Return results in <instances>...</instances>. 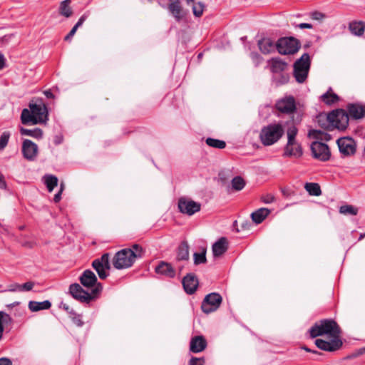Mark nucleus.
Masks as SVG:
<instances>
[{"label":"nucleus","mask_w":365,"mask_h":365,"mask_svg":"<svg viewBox=\"0 0 365 365\" xmlns=\"http://www.w3.org/2000/svg\"><path fill=\"white\" fill-rule=\"evenodd\" d=\"M81 284L86 288H92L91 292H88L83 287L74 283L69 287V293L76 300L81 303L89 304L98 299L103 290L102 284L98 282V279L93 272L90 269L85 270L79 277Z\"/></svg>","instance_id":"f257e3e1"},{"label":"nucleus","mask_w":365,"mask_h":365,"mask_svg":"<svg viewBox=\"0 0 365 365\" xmlns=\"http://www.w3.org/2000/svg\"><path fill=\"white\" fill-rule=\"evenodd\" d=\"M145 250L138 244H134L130 248L123 249L114 255L112 263L117 269L130 267L137 259L142 258Z\"/></svg>","instance_id":"f03ea898"},{"label":"nucleus","mask_w":365,"mask_h":365,"mask_svg":"<svg viewBox=\"0 0 365 365\" xmlns=\"http://www.w3.org/2000/svg\"><path fill=\"white\" fill-rule=\"evenodd\" d=\"M29 109L24 108L21 115L23 124L31 123L34 125L45 123L48 120V109L46 105L41 98H38L29 103Z\"/></svg>","instance_id":"7ed1b4c3"},{"label":"nucleus","mask_w":365,"mask_h":365,"mask_svg":"<svg viewBox=\"0 0 365 365\" xmlns=\"http://www.w3.org/2000/svg\"><path fill=\"white\" fill-rule=\"evenodd\" d=\"M309 332L312 339L324 335H327L329 338L341 339V330L334 320L322 319L316 322Z\"/></svg>","instance_id":"20e7f679"},{"label":"nucleus","mask_w":365,"mask_h":365,"mask_svg":"<svg viewBox=\"0 0 365 365\" xmlns=\"http://www.w3.org/2000/svg\"><path fill=\"white\" fill-rule=\"evenodd\" d=\"M284 133V128L280 123H270L264 126L259 133V140L264 146H270L278 142Z\"/></svg>","instance_id":"39448f33"},{"label":"nucleus","mask_w":365,"mask_h":365,"mask_svg":"<svg viewBox=\"0 0 365 365\" xmlns=\"http://www.w3.org/2000/svg\"><path fill=\"white\" fill-rule=\"evenodd\" d=\"M301 47L299 41L294 37L280 38L276 42V49L282 55L296 53Z\"/></svg>","instance_id":"423d86ee"},{"label":"nucleus","mask_w":365,"mask_h":365,"mask_svg":"<svg viewBox=\"0 0 365 365\" xmlns=\"http://www.w3.org/2000/svg\"><path fill=\"white\" fill-rule=\"evenodd\" d=\"M321 118L331 120V124L329 125H330L329 127H333V130L334 128L344 130L349 123L348 114L342 110H333L327 115H323Z\"/></svg>","instance_id":"0eeeda50"},{"label":"nucleus","mask_w":365,"mask_h":365,"mask_svg":"<svg viewBox=\"0 0 365 365\" xmlns=\"http://www.w3.org/2000/svg\"><path fill=\"white\" fill-rule=\"evenodd\" d=\"M222 298L220 294L213 292L205 297L202 302L201 309L204 313L209 314L216 311L220 306Z\"/></svg>","instance_id":"6e6552de"},{"label":"nucleus","mask_w":365,"mask_h":365,"mask_svg":"<svg viewBox=\"0 0 365 365\" xmlns=\"http://www.w3.org/2000/svg\"><path fill=\"white\" fill-rule=\"evenodd\" d=\"M92 267L97 272L99 278L105 279L108 276L107 271L110 269L109 254L105 253L100 258L93 260Z\"/></svg>","instance_id":"1a4fd4ad"},{"label":"nucleus","mask_w":365,"mask_h":365,"mask_svg":"<svg viewBox=\"0 0 365 365\" xmlns=\"http://www.w3.org/2000/svg\"><path fill=\"white\" fill-rule=\"evenodd\" d=\"M311 150L314 158L321 161H327L331 156L328 145L324 143L315 141L311 145Z\"/></svg>","instance_id":"9d476101"},{"label":"nucleus","mask_w":365,"mask_h":365,"mask_svg":"<svg viewBox=\"0 0 365 365\" xmlns=\"http://www.w3.org/2000/svg\"><path fill=\"white\" fill-rule=\"evenodd\" d=\"M276 108L280 113L285 114H292L297 110L295 99L292 96H287L280 98L276 103Z\"/></svg>","instance_id":"9b49d317"},{"label":"nucleus","mask_w":365,"mask_h":365,"mask_svg":"<svg viewBox=\"0 0 365 365\" xmlns=\"http://www.w3.org/2000/svg\"><path fill=\"white\" fill-rule=\"evenodd\" d=\"M178 208L180 212L190 216L200 210L201 205L192 200L181 197L178 200Z\"/></svg>","instance_id":"f8f14e48"},{"label":"nucleus","mask_w":365,"mask_h":365,"mask_svg":"<svg viewBox=\"0 0 365 365\" xmlns=\"http://www.w3.org/2000/svg\"><path fill=\"white\" fill-rule=\"evenodd\" d=\"M21 153L26 160L34 161L38 156V147L31 140L24 139L22 142Z\"/></svg>","instance_id":"ddd939ff"},{"label":"nucleus","mask_w":365,"mask_h":365,"mask_svg":"<svg viewBox=\"0 0 365 365\" xmlns=\"http://www.w3.org/2000/svg\"><path fill=\"white\" fill-rule=\"evenodd\" d=\"M167 9L178 22L180 21L186 16V12L182 6L180 0H168Z\"/></svg>","instance_id":"4468645a"},{"label":"nucleus","mask_w":365,"mask_h":365,"mask_svg":"<svg viewBox=\"0 0 365 365\" xmlns=\"http://www.w3.org/2000/svg\"><path fill=\"white\" fill-rule=\"evenodd\" d=\"M339 151L344 155H351L356 152V143L349 137H344L337 140Z\"/></svg>","instance_id":"2eb2a0df"},{"label":"nucleus","mask_w":365,"mask_h":365,"mask_svg":"<svg viewBox=\"0 0 365 365\" xmlns=\"http://www.w3.org/2000/svg\"><path fill=\"white\" fill-rule=\"evenodd\" d=\"M330 339L329 341L317 339L315 340V345L321 350L326 351H334L341 347L343 343L341 339Z\"/></svg>","instance_id":"dca6fc26"},{"label":"nucleus","mask_w":365,"mask_h":365,"mask_svg":"<svg viewBox=\"0 0 365 365\" xmlns=\"http://www.w3.org/2000/svg\"><path fill=\"white\" fill-rule=\"evenodd\" d=\"M229 242L226 237H222L212 247L214 257L222 256L228 250Z\"/></svg>","instance_id":"f3484780"},{"label":"nucleus","mask_w":365,"mask_h":365,"mask_svg":"<svg viewBox=\"0 0 365 365\" xmlns=\"http://www.w3.org/2000/svg\"><path fill=\"white\" fill-rule=\"evenodd\" d=\"M182 285L186 293L193 294L198 286L197 279L192 274H187L182 279Z\"/></svg>","instance_id":"a211bd4d"},{"label":"nucleus","mask_w":365,"mask_h":365,"mask_svg":"<svg viewBox=\"0 0 365 365\" xmlns=\"http://www.w3.org/2000/svg\"><path fill=\"white\" fill-rule=\"evenodd\" d=\"M207 346V341L202 336H196L191 339L190 350L192 353L202 351Z\"/></svg>","instance_id":"6ab92c4d"},{"label":"nucleus","mask_w":365,"mask_h":365,"mask_svg":"<svg viewBox=\"0 0 365 365\" xmlns=\"http://www.w3.org/2000/svg\"><path fill=\"white\" fill-rule=\"evenodd\" d=\"M348 116L354 119L362 118L365 115V106L350 104L347 106Z\"/></svg>","instance_id":"aec40b11"},{"label":"nucleus","mask_w":365,"mask_h":365,"mask_svg":"<svg viewBox=\"0 0 365 365\" xmlns=\"http://www.w3.org/2000/svg\"><path fill=\"white\" fill-rule=\"evenodd\" d=\"M155 272L168 277L173 278L175 276V270L170 263L160 262L155 267Z\"/></svg>","instance_id":"412c9836"},{"label":"nucleus","mask_w":365,"mask_h":365,"mask_svg":"<svg viewBox=\"0 0 365 365\" xmlns=\"http://www.w3.org/2000/svg\"><path fill=\"white\" fill-rule=\"evenodd\" d=\"M257 44L259 49L264 54H269L276 48V43L270 38H263Z\"/></svg>","instance_id":"4be33fe9"},{"label":"nucleus","mask_w":365,"mask_h":365,"mask_svg":"<svg viewBox=\"0 0 365 365\" xmlns=\"http://www.w3.org/2000/svg\"><path fill=\"white\" fill-rule=\"evenodd\" d=\"M271 213L268 208H259L251 214L252 220L257 225L262 223Z\"/></svg>","instance_id":"5701e85b"},{"label":"nucleus","mask_w":365,"mask_h":365,"mask_svg":"<svg viewBox=\"0 0 365 365\" xmlns=\"http://www.w3.org/2000/svg\"><path fill=\"white\" fill-rule=\"evenodd\" d=\"M14 323L12 317L7 313L0 311V340L6 329L11 327Z\"/></svg>","instance_id":"b1692460"},{"label":"nucleus","mask_w":365,"mask_h":365,"mask_svg":"<svg viewBox=\"0 0 365 365\" xmlns=\"http://www.w3.org/2000/svg\"><path fill=\"white\" fill-rule=\"evenodd\" d=\"M270 70L272 73H280L284 71L287 66V63L279 58H272L268 61Z\"/></svg>","instance_id":"393cba45"},{"label":"nucleus","mask_w":365,"mask_h":365,"mask_svg":"<svg viewBox=\"0 0 365 365\" xmlns=\"http://www.w3.org/2000/svg\"><path fill=\"white\" fill-rule=\"evenodd\" d=\"M349 29L353 35L361 36L365 31V22L361 21H351L349 24Z\"/></svg>","instance_id":"a878e982"},{"label":"nucleus","mask_w":365,"mask_h":365,"mask_svg":"<svg viewBox=\"0 0 365 365\" xmlns=\"http://www.w3.org/2000/svg\"><path fill=\"white\" fill-rule=\"evenodd\" d=\"M71 0L62 1L58 7V13L65 18H70L73 14V11L71 6Z\"/></svg>","instance_id":"bb28decb"},{"label":"nucleus","mask_w":365,"mask_h":365,"mask_svg":"<svg viewBox=\"0 0 365 365\" xmlns=\"http://www.w3.org/2000/svg\"><path fill=\"white\" fill-rule=\"evenodd\" d=\"M321 101L326 105L331 106L337 103L339 101V97L333 92L331 88H329V90L321 96Z\"/></svg>","instance_id":"cd10ccee"},{"label":"nucleus","mask_w":365,"mask_h":365,"mask_svg":"<svg viewBox=\"0 0 365 365\" xmlns=\"http://www.w3.org/2000/svg\"><path fill=\"white\" fill-rule=\"evenodd\" d=\"M177 259L178 260H187L189 259V245L186 241L180 244L178 248Z\"/></svg>","instance_id":"c85d7f7f"},{"label":"nucleus","mask_w":365,"mask_h":365,"mask_svg":"<svg viewBox=\"0 0 365 365\" xmlns=\"http://www.w3.org/2000/svg\"><path fill=\"white\" fill-rule=\"evenodd\" d=\"M51 303L48 301H43L41 302L31 301L29 303V308L31 312H38L40 310L48 309L51 307Z\"/></svg>","instance_id":"c756f323"},{"label":"nucleus","mask_w":365,"mask_h":365,"mask_svg":"<svg viewBox=\"0 0 365 365\" xmlns=\"http://www.w3.org/2000/svg\"><path fill=\"white\" fill-rule=\"evenodd\" d=\"M302 148L299 144L284 148V156L299 158L302 155Z\"/></svg>","instance_id":"7c9ffc66"},{"label":"nucleus","mask_w":365,"mask_h":365,"mask_svg":"<svg viewBox=\"0 0 365 365\" xmlns=\"http://www.w3.org/2000/svg\"><path fill=\"white\" fill-rule=\"evenodd\" d=\"M299 68V69H305L309 71L310 67V58L308 53H304L299 59L294 64V68Z\"/></svg>","instance_id":"2f4dec72"},{"label":"nucleus","mask_w":365,"mask_h":365,"mask_svg":"<svg viewBox=\"0 0 365 365\" xmlns=\"http://www.w3.org/2000/svg\"><path fill=\"white\" fill-rule=\"evenodd\" d=\"M20 133L22 135H28L36 139H40L43 136V131L40 128L27 129L21 128Z\"/></svg>","instance_id":"473e14b6"},{"label":"nucleus","mask_w":365,"mask_h":365,"mask_svg":"<svg viewBox=\"0 0 365 365\" xmlns=\"http://www.w3.org/2000/svg\"><path fill=\"white\" fill-rule=\"evenodd\" d=\"M304 188L311 195L319 196L322 194V190L318 183L307 182L304 185Z\"/></svg>","instance_id":"72a5a7b5"},{"label":"nucleus","mask_w":365,"mask_h":365,"mask_svg":"<svg viewBox=\"0 0 365 365\" xmlns=\"http://www.w3.org/2000/svg\"><path fill=\"white\" fill-rule=\"evenodd\" d=\"M358 208L351 205H344L339 207V212L344 215L355 216L358 214Z\"/></svg>","instance_id":"f704fd0d"},{"label":"nucleus","mask_w":365,"mask_h":365,"mask_svg":"<svg viewBox=\"0 0 365 365\" xmlns=\"http://www.w3.org/2000/svg\"><path fill=\"white\" fill-rule=\"evenodd\" d=\"M206 144L210 147L217 148V149H224L226 147V143L224 140L215 139L212 138H207L206 139Z\"/></svg>","instance_id":"c9c22d12"},{"label":"nucleus","mask_w":365,"mask_h":365,"mask_svg":"<svg viewBox=\"0 0 365 365\" xmlns=\"http://www.w3.org/2000/svg\"><path fill=\"white\" fill-rule=\"evenodd\" d=\"M45 184L49 192H51L58 185V178L52 175H46L44 177Z\"/></svg>","instance_id":"e433bc0d"},{"label":"nucleus","mask_w":365,"mask_h":365,"mask_svg":"<svg viewBox=\"0 0 365 365\" xmlns=\"http://www.w3.org/2000/svg\"><path fill=\"white\" fill-rule=\"evenodd\" d=\"M308 72L305 69H299L298 66L294 68V76L298 83H303L307 79Z\"/></svg>","instance_id":"4c0bfd02"},{"label":"nucleus","mask_w":365,"mask_h":365,"mask_svg":"<svg viewBox=\"0 0 365 365\" xmlns=\"http://www.w3.org/2000/svg\"><path fill=\"white\" fill-rule=\"evenodd\" d=\"M231 184L235 190L240 191L245 187L246 182L242 177L236 176L232 180Z\"/></svg>","instance_id":"58836bf2"},{"label":"nucleus","mask_w":365,"mask_h":365,"mask_svg":"<svg viewBox=\"0 0 365 365\" xmlns=\"http://www.w3.org/2000/svg\"><path fill=\"white\" fill-rule=\"evenodd\" d=\"M194 257V264L197 265L200 264H203L207 262L206 259V248L202 247L200 252H195L193 255Z\"/></svg>","instance_id":"ea45409f"},{"label":"nucleus","mask_w":365,"mask_h":365,"mask_svg":"<svg viewBox=\"0 0 365 365\" xmlns=\"http://www.w3.org/2000/svg\"><path fill=\"white\" fill-rule=\"evenodd\" d=\"M34 286V282H27L23 284H16L14 285H12V288H11V291H30L33 289Z\"/></svg>","instance_id":"a19ab883"},{"label":"nucleus","mask_w":365,"mask_h":365,"mask_svg":"<svg viewBox=\"0 0 365 365\" xmlns=\"http://www.w3.org/2000/svg\"><path fill=\"white\" fill-rule=\"evenodd\" d=\"M205 5L203 3L199 1L195 2L192 5V12L195 17H200L203 14Z\"/></svg>","instance_id":"79ce46f5"},{"label":"nucleus","mask_w":365,"mask_h":365,"mask_svg":"<svg viewBox=\"0 0 365 365\" xmlns=\"http://www.w3.org/2000/svg\"><path fill=\"white\" fill-rule=\"evenodd\" d=\"M73 322L78 327H82L84 322L81 319V316L78 314L73 309H71L70 317Z\"/></svg>","instance_id":"37998d69"},{"label":"nucleus","mask_w":365,"mask_h":365,"mask_svg":"<svg viewBox=\"0 0 365 365\" xmlns=\"http://www.w3.org/2000/svg\"><path fill=\"white\" fill-rule=\"evenodd\" d=\"M323 115H327V114H320L317 116V121L319 125L325 130H332L333 127H329L330 125H329V123L331 124V120L328 119L327 120V119L321 118V117H322Z\"/></svg>","instance_id":"c03bdc74"},{"label":"nucleus","mask_w":365,"mask_h":365,"mask_svg":"<svg viewBox=\"0 0 365 365\" xmlns=\"http://www.w3.org/2000/svg\"><path fill=\"white\" fill-rule=\"evenodd\" d=\"M298 133V129L296 126H290L287 130V141L291 143L292 140H296V136Z\"/></svg>","instance_id":"a18cd8bd"},{"label":"nucleus","mask_w":365,"mask_h":365,"mask_svg":"<svg viewBox=\"0 0 365 365\" xmlns=\"http://www.w3.org/2000/svg\"><path fill=\"white\" fill-rule=\"evenodd\" d=\"M11 134L9 131L4 132L0 136V150L7 145Z\"/></svg>","instance_id":"49530a36"},{"label":"nucleus","mask_w":365,"mask_h":365,"mask_svg":"<svg viewBox=\"0 0 365 365\" xmlns=\"http://www.w3.org/2000/svg\"><path fill=\"white\" fill-rule=\"evenodd\" d=\"M260 200L264 204H270L275 201V197L271 193H266L260 196Z\"/></svg>","instance_id":"de8ad7c7"},{"label":"nucleus","mask_w":365,"mask_h":365,"mask_svg":"<svg viewBox=\"0 0 365 365\" xmlns=\"http://www.w3.org/2000/svg\"><path fill=\"white\" fill-rule=\"evenodd\" d=\"M205 364V359L203 357L197 358L192 356L190 361L189 365H204Z\"/></svg>","instance_id":"09e8293b"},{"label":"nucleus","mask_w":365,"mask_h":365,"mask_svg":"<svg viewBox=\"0 0 365 365\" xmlns=\"http://www.w3.org/2000/svg\"><path fill=\"white\" fill-rule=\"evenodd\" d=\"M63 188H64V185L63 183L61 184V189L58 192V193H56L55 195H54V197H53V201L55 202H58L61 199V193L63 190Z\"/></svg>","instance_id":"8fccbe9b"},{"label":"nucleus","mask_w":365,"mask_h":365,"mask_svg":"<svg viewBox=\"0 0 365 365\" xmlns=\"http://www.w3.org/2000/svg\"><path fill=\"white\" fill-rule=\"evenodd\" d=\"M13 36L14 34H8L0 38V44L8 43Z\"/></svg>","instance_id":"3c124183"},{"label":"nucleus","mask_w":365,"mask_h":365,"mask_svg":"<svg viewBox=\"0 0 365 365\" xmlns=\"http://www.w3.org/2000/svg\"><path fill=\"white\" fill-rule=\"evenodd\" d=\"M311 16L313 19L321 20L322 19H323L324 17V15L321 12L314 11V12L312 13Z\"/></svg>","instance_id":"603ef678"},{"label":"nucleus","mask_w":365,"mask_h":365,"mask_svg":"<svg viewBox=\"0 0 365 365\" xmlns=\"http://www.w3.org/2000/svg\"><path fill=\"white\" fill-rule=\"evenodd\" d=\"M77 28H76L75 26H73L72 28V29L70 31V32L65 36L64 38V40L65 41H69L71 39V38L75 35L76 31H77Z\"/></svg>","instance_id":"864d4df0"},{"label":"nucleus","mask_w":365,"mask_h":365,"mask_svg":"<svg viewBox=\"0 0 365 365\" xmlns=\"http://www.w3.org/2000/svg\"><path fill=\"white\" fill-rule=\"evenodd\" d=\"M0 365H12V362L9 359L2 357L0 359Z\"/></svg>","instance_id":"5fc2aeb1"},{"label":"nucleus","mask_w":365,"mask_h":365,"mask_svg":"<svg viewBox=\"0 0 365 365\" xmlns=\"http://www.w3.org/2000/svg\"><path fill=\"white\" fill-rule=\"evenodd\" d=\"M86 16L85 15L81 16L74 26L76 28L78 29L81 26H82L83 22L86 21Z\"/></svg>","instance_id":"6e6d98bb"},{"label":"nucleus","mask_w":365,"mask_h":365,"mask_svg":"<svg viewBox=\"0 0 365 365\" xmlns=\"http://www.w3.org/2000/svg\"><path fill=\"white\" fill-rule=\"evenodd\" d=\"M298 28L304 29H312V25L308 23H301L297 26Z\"/></svg>","instance_id":"4d7b16f0"},{"label":"nucleus","mask_w":365,"mask_h":365,"mask_svg":"<svg viewBox=\"0 0 365 365\" xmlns=\"http://www.w3.org/2000/svg\"><path fill=\"white\" fill-rule=\"evenodd\" d=\"M6 184L4 176L0 173V188H6Z\"/></svg>","instance_id":"13d9d810"},{"label":"nucleus","mask_w":365,"mask_h":365,"mask_svg":"<svg viewBox=\"0 0 365 365\" xmlns=\"http://www.w3.org/2000/svg\"><path fill=\"white\" fill-rule=\"evenodd\" d=\"M5 58L2 53H0V70L4 67Z\"/></svg>","instance_id":"bf43d9fd"},{"label":"nucleus","mask_w":365,"mask_h":365,"mask_svg":"<svg viewBox=\"0 0 365 365\" xmlns=\"http://www.w3.org/2000/svg\"><path fill=\"white\" fill-rule=\"evenodd\" d=\"M53 141H54V143H55L56 145H58V144H60V143H62V141H63V138H62L61 136L56 135V136L54 138Z\"/></svg>","instance_id":"052dcab7"},{"label":"nucleus","mask_w":365,"mask_h":365,"mask_svg":"<svg viewBox=\"0 0 365 365\" xmlns=\"http://www.w3.org/2000/svg\"><path fill=\"white\" fill-rule=\"evenodd\" d=\"M43 93L48 98H54L53 93L50 90L45 91L43 92Z\"/></svg>","instance_id":"680f3d73"},{"label":"nucleus","mask_w":365,"mask_h":365,"mask_svg":"<svg viewBox=\"0 0 365 365\" xmlns=\"http://www.w3.org/2000/svg\"><path fill=\"white\" fill-rule=\"evenodd\" d=\"M302 349L304 350H305L306 351H307V352H312L313 354H321V353H319V351H314V350H312V349H310L309 348H308L307 346H303Z\"/></svg>","instance_id":"e2e57ef3"},{"label":"nucleus","mask_w":365,"mask_h":365,"mask_svg":"<svg viewBox=\"0 0 365 365\" xmlns=\"http://www.w3.org/2000/svg\"><path fill=\"white\" fill-rule=\"evenodd\" d=\"M299 143L297 142L296 140H292L291 143H289V141H287V145L285 146V148H289L290 146H292V145H298Z\"/></svg>","instance_id":"0e129e2a"},{"label":"nucleus","mask_w":365,"mask_h":365,"mask_svg":"<svg viewBox=\"0 0 365 365\" xmlns=\"http://www.w3.org/2000/svg\"><path fill=\"white\" fill-rule=\"evenodd\" d=\"M288 81H289L288 75H282V81H281L282 84L287 83Z\"/></svg>","instance_id":"69168bd1"},{"label":"nucleus","mask_w":365,"mask_h":365,"mask_svg":"<svg viewBox=\"0 0 365 365\" xmlns=\"http://www.w3.org/2000/svg\"><path fill=\"white\" fill-rule=\"evenodd\" d=\"M62 307L63 309L66 311L68 312V314L70 315V312H71V309H72L71 308H70V307L67 304H62Z\"/></svg>","instance_id":"338daca9"},{"label":"nucleus","mask_w":365,"mask_h":365,"mask_svg":"<svg viewBox=\"0 0 365 365\" xmlns=\"http://www.w3.org/2000/svg\"><path fill=\"white\" fill-rule=\"evenodd\" d=\"M19 304H20L19 302H14V303H11V304H7V305H6V307H7L8 309H11V308H14V307H15L19 306Z\"/></svg>","instance_id":"774afa93"}]
</instances>
